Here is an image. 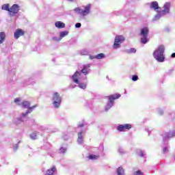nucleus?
<instances>
[{"mask_svg": "<svg viewBox=\"0 0 175 175\" xmlns=\"http://www.w3.org/2000/svg\"><path fill=\"white\" fill-rule=\"evenodd\" d=\"M21 106L22 107L28 109V110L25 113H22L20 118H16L14 120V123L15 124V125H20V124H23V122H24V118L27 117V115L29 114V113H31L32 110H33V109L36 107V105L31 107V103L29 101H23V103H21Z\"/></svg>", "mask_w": 175, "mask_h": 175, "instance_id": "nucleus-1", "label": "nucleus"}, {"mask_svg": "<svg viewBox=\"0 0 175 175\" xmlns=\"http://www.w3.org/2000/svg\"><path fill=\"white\" fill-rule=\"evenodd\" d=\"M91 66V64H87L83 66V69L81 71H76V72L72 75V81L75 83L76 84H79V79L80 80V78H81V75H88L90 73V67Z\"/></svg>", "mask_w": 175, "mask_h": 175, "instance_id": "nucleus-2", "label": "nucleus"}, {"mask_svg": "<svg viewBox=\"0 0 175 175\" xmlns=\"http://www.w3.org/2000/svg\"><path fill=\"white\" fill-rule=\"evenodd\" d=\"M165 53V46L163 45H160L153 53V57L156 59L158 62H163L165 61V56L163 53Z\"/></svg>", "mask_w": 175, "mask_h": 175, "instance_id": "nucleus-3", "label": "nucleus"}, {"mask_svg": "<svg viewBox=\"0 0 175 175\" xmlns=\"http://www.w3.org/2000/svg\"><path fill=\"white\" fill-rule=\"evenodd\" d=\"M10 5L9 4H4L2 5V10H7L10 13V16H14L18 13V10H20V7L17 4H14L12 8H9Z\"/></svg>", "mask_w": 175, "mask_h": 175, "instance_id": "nucleus-4", "label": "nucleus"}, {"mask_svg": "<svg viewBox=\"0 0 175 175\" xmlns=\"http://www.w3.org/2000/svg\"><path fill=\"white\" fill-rule=\"evenodd\" d=\"M164 10L160 11L158 12V14L154 16V21H157V20H159L160 17H162V16H165V14H167L169 12H170V3H165L163 5Z\"/></svg>", "mask_w": 175, "mask_h": 175, "instance_id": "nucleus-5", "label": "nucleus"}, {"mask_svg": "<svg viewBox=\"0 0 175 175\" xmlns=\"http://www.w3.org/2000/svg\"><path fill=\"white\" fill-rule=\"evenodd\" d=\"M74 10L75 13H77L81 16H87L90 14V12L91 10V4H88V5L85 6L84 10L80 9V8H76Z\"/></svg>", "mask_w": 175, "mask_h": 175, "instance_id": "nucleus-6", "label": "nucleus"}, {"mask_svg": "<svg viewBox=\"0 0 175 175\" xmlns=\"http://www.w3.org/2000/svg\"><path fill=\"white\" fill-rule=\"evenodd\" d=\"M121 97V94H112L109 96V102L105 107V111H107L109 109L113 107L114 105V100L118 99V98Z\"/></svg>", "mask_w": 175, "mask_h": 175, "instance_id": "nucleus-7", "label": "nucleus"}, {"mask_svg": "<svg viewBox=\"0 0 175 175\" xmlns=\"http://www.w3.org/2000/svg\"><path fill=\"white\" fill-rule=\"evenodd\" d=\"M125 41V38L123 36H117L115 38L114 44L113 45V49H120L121 47V43Z\"/></svg>", "mask_w": 175, "mask_h": 175, "instance_id": "nucleus-8", "label": "nucleus"}, {"mask_svg": "<svg viewBox=\"0 0 175 175\" xmlns=\"http://www.w3.org/2000/svg\"><path fill=\"white\" fill-rule=\"evenodd\" d=\"M141 36H142L141 39L142 43L146 44L148 42V38H147L148 36V28L144 27L141 29Z\"/></svg>", "mask_w": 175, "mask_h": 175, "instance_id": "nucleus-9", "label": "nucleus"}, {"mask_svg": "<svg viewBox=\"0 0 175 175\" xmlns=\"http://www.w3.org/2000/svg\"><path fill=\"white\" fill-rule=\"evenodd\" d=\"M53 101L54 107L58 108L61 106V96H59V94L57 92L53 94Z\"/></svg>", "mask_w": 175, "mask_h": 175, "instance_id": "nucleus-10", "label": "nucleus"}, {"mask_svg": "<svg viewBox=\"0 0 175 175\" xmlns=\"http://www.w3.org/2000/svg\"><path fill=\"white\" fill-rule=\"evenodd\" d=\"M174 136H175V131L171 133H167L163 135V142H166L167 139L174 137Z\"/></svg>", "mask_w": 175, "mask_h": 175, "instance_id": "nucleus-11", "label": "nucleus"}, {"mask_svg": "<svg viewBox=\"0 0 175 175\" xmlns=\"http://www.w3.org/2000/svg\"><path fill=\"white\" fill-rule=\"evenodd\" d=\"M23 35H24V31H23L22 29H16L14 32L15 39H18V38H20V36H23Z\"/></svg>", "mask_w": 175, "mask_h": 175, "instance_id": "nucleus-12", "label": "nucleus"}, {"mask_svg": "<svg viewBox=\"0 0 175 175\" xmlns=\"http://www.w3.org/2000/svg\"><path fill=\"white\" fill-rule=\"evenodd\" d=\"M69 33L68 32V31H62L61 33H60V38H57V37H53V40H60L61 39H62V38H65V36H68V34Z\"/></svg>", "mask_w": 175, "mask_h": 175, "instance_id": "nucleus-13", "label": "nucleus"}, {"mask_svg": "<svg viewBox=\"0 0 175 175\" xmlns=\"http://www.w3.org/2000/svg\"><path fill=\"white\" fill-rule=\"evenodd\" d=\"M150 9H154V10H157V9H159V5L157 1H152L150 4Z\"/></svg>", "mask_w": 175, "mask_h": 175, "instance_id": "nucleus-14", "label": "nucleus"}, {"mask_svg": "<svg viewBox=\"0 0 175 175\" xmlns=\"http://www.w3.org/2000/svg\"><path fill=\"white\" fill-rule=\"evenodd\" d=\"M83 131L78 133L77 142H78L79 144H83Z\"/></svg>", "mask_w": 175, "mask_h": 175, "instance_id": "nucleus-15", "label": "nucleus"}, {"mask_svg": "<svg viewBox=\"0 0 175 175\" xmlns=\"http://www.w3.org/2000/svg\"><path fill=\"white\" fill-rule=\"evenodd\" d=\"M78 80H79V83H77V84H79V88H81L82 90H85V88H87V83H81V78H80V79H78Z\"/></svg>", "mask_w": 175, "mask_h": 175, "instance_id": "nucleus-16", "label": "nucleus"}, {"mask_svg": "<svg viewBox=\"0 0 175 175\" xmlns=\"http://www.w3.org/2000/svg\"><path fill=\"white\" fill-rule=\"evenodd\" d=\"M55 25L57 28H65V23L61 22V21H57L55 23Z\"/></svg>", "mask_w": 175, "mask_h": 175, "instance_id": "nucleus-17", "label": "nucleus"}, {"mask_svg": "<svg viewBox=\"0 0 175 175\" xmlns=\"http://www.w3.org/2000/svg\"><path fill=\"white\" fill-rule=\"evenodd\" d=\"M5 38H6V34H5V32H0V44L3 43Z\"/></svg>", "mask_w": 175, "mask_h": 175, "instance_id": "nucleus-18", "label": "nucleus"}, {"mask_svg": "<svg viewBox=\"0 0 175 175\" xmlns=\"http://www.w3.org/2000/svg\"><path fill=\"white\" fill-rule=\"evenodd\" d=\"M55 170H57L55 167H53L51 169H49L46 171V173L45 175H53L54 174V172H55Z\"/></svg>", "mask_w": 175, "mask_h": 175, "instance_id": "nucleus-19", "label": "nucleus"}, {"mask_svg": "<svg viewBox=\"0 0 175 175\" xmlns=\"http://www.w3.org/2000/svg\"><path fill=\"white\" fill-rule=\"evenodd\" d=\"M117 174L118 175H125V173L124 172V169L122 167H120L117 170Z\"/></svg>", "mask_w": 175, "mask_h": 175, "instance_id": "nucleus-20", "label": "nucleus"}, {"mask_svg": "<svg viewBox=\"0 0 175 175\" xmlns=\"http://www.w3.org/2000/svg\"><path fill=\"white\" fill-rule=\"evenodd\" d=\"M118 131H119V132H125V127L124 126V124H120L118 126L117 128Z\"/></svg>", "mask_w": 175, "mask_h": 175, "instance_id": "nucleus-21", "label": "nucleus"}, {"mask_svg": "<svg viewBox=\"0 0 175 175\" xmlns=\"http://www.w3.org/2000/svg\"><path fill=\"white\" fill-rule=\"evenodd\" d=\"M105 54L104 53H99L95 56V58L96 59H103L105 58Z\"/></svg>", "mask_w": 175, "mask_h": 175, "instance_id": "nucleus-22", "label": "nucleus"}, {"mask_svg": "<svg viewBox=\"0 0 175 175\" xmlns=\"http://www.w3.org/2000/svg\"><path fill=\"white\" fill-rule=\"evenodd\" d=\"M89 159H92V161H95V159H98L99 158L98 155L90 154L88 157Z\"/></svg>", "mask_w": 175, "mask_h": 175, "instance_id": "nucleus-23", "label": "nucleus"}, {"mask_svg": "<svg viewBox=\"0 0 175 175\" xmlns=\"http://www.w3.org/2000/svg\"><path fill=\"white\" fill-rule=\"evenodd\" d=\"M88 54H90V52L88 50L83 49L81 51V55H88Z\"/></svg>", "mask_w": 175, "mask_h": 175, "instance_id": "nucleus-24", "label": "nucleus"}, {"mask_svg": "<svg viewBox=\"0 0 175 175\" xmlns=\"http://www.w3.org/2000/svg\"><path fill=\"white\" fill-rule=\"evenodd\" d=\"M20 102H21V98H16L14 99V103H16V105H18L19 106H21V103Z\"/></svg>", "mask_w": 175, "mask_h": 175, "instance_id": "nucleus-25", "label": "nucleus"}, {"mask_svg": "<svg viewBox=\"0 0 175 175\" xmlns=\"http://www.w3.org/2000/svg\"><path fill=\"white\" fill-rule=\"evenodd\" d=\"M124 126V129L125 131H129V129H131V128H132V125H131L130 124H123Z\"/></svg>", "mask_w": 175, "mask_h": 175, "instance_id": "nucleus-26", "label": "nucleus"}, {"mask_svg": "<svg viewBox=\"0 0 175 175\" xmlns=\"http://www.w3.org/2000/svg\"><path fill=\"white\" fill-rule=\"evenodd\" d=\"M36 133H31V135H30V137H31V139H32L33 140H36V139H38L37 137H36Z\"/></svg>", "mask_w": 175, "mask_h": 175, "instance_id": "nucleus-27", "label": "nucleus"}, {"mask_svg": "<svg viewBox=\"0 0 175 175\" xmlns=\"http://www.w3.org/2000/svg\"><path fill=\"white\" fill-rule=\"evenodd\" d=\"M133 81H137L139 80V77L137 75H133L132 77Z\"/></svg>", "mask_w": 175, "mask_h": 175, "instance_id": "nucleus-28", "label": "nucleus"}, {"mask_svg": "<svg viewBox=\"0 0 175 175\" xmlns=\"http://www.w3.org/2000/svg\"><path fill=\"white\" fill-rule=\"evenodd\" d=\"M133 175H143V172H142L140 170H138L135 172Z\"/></svg>", "mask_w": 175, "mask_h": 175, "instance_id": "nucleus-29", "label": "nucleus"}, {"mask_svg": "<svg viewBox=\"0 0 175 175\" xmlns=\"http://www.w3.org/2000/svg\"><path fill=\"white\" fill-rule=\"evenodd\" d=\"M138 155H139V157H144V152H143V150H139L138 152Z\"/></svg>", "mask_w": 175, "mask_h": 175, "instance_id": "nucleus-30", "label": "nucleus"}, {"mask_svg": "<svg viewBox=\"0 0 175 175\" xmlns=\"http://www.w3.org/2000/svg\"><path fill=\"white\" fill-rule=\"evenodd\" d=\"M169 151V147H165L163 149V154H166V152H167Z\"/></svg>", "mask_w": 175, "mask_h": 175, "instance_id": "nucleus-31", "label": "nucleus"}, {"mask_svg": "<svg viewBox=\"0 0 175 175\" xmlns=\"http://www.w3.org/2000/svg\"><path fill=\"white\" fill-rule=\"evenodd\" d=\"M59 151H60V152H62V153L64 154V152H66V148L62 147V148L59 149Z\"/></svg>", "mask_w": 175, "mask_h": 175, "instance_id": "nucleus-32", "label": "nucleus"}, {"mask_svg": "<svg viewBox=\"0 0 175 175\" xmlns=\"http://www.w3.org/2000/svg\"><path fill=\"white\" fill-rule=\"evenodd\" d=\"M118 152H120V154H125L124 149H122V148H119Z\"/></svg>", "mask_w": 175, "mask_h": 175, "instance_id": "nucleus-33", "label": "nucleus"}, {"mask_svg": "<svg viewBox=\"0 0 175 175\" xmlns=\"http://www.w3.org/2000/svg\"><path fill=\"white\" fill-rule=\"evenodd\" d=\"M128 53H136V49L132 48V49L129 50Z\"/></svg>", "mask_w": 175, "mask_h": 175, "instance_id": "nucleus-34", "label": "nucleus"}, {"mask_svg": "<svg viewBox=\"0 0 175 175\" xmlns=\"http://www.w3.org/2000/svg\"><path fill=\"white\" fill-rule=\"evenodd\" d=\"M80 27H81V23H77L75 24V27L76 28H80Z\"/></svg>", "mask_w": 175, "mask_h": 175, "instance_id": "nucleus-35", "label": "nucleus"}, {"mask_svg": "<svg viewBox=\"0 0 175 175\" xmlns=\"http://www.w3.org/2000/svg\"><path fill=\"white\" fill-rule=\"evenodd\" d=\"M33 79H29V83L27 84H33Z\"/></svg>", "mask_w": 175, "mask_h": 175, "instance_id": "nucleus-36", "label": "nucleus"}, {"mask_svg": "<svg viewBox=\"0 0 175 175\" xmlns=\"http://www.w3.org/2000/svg\"><path fill=\"white\" fill-rule=\"evenodd\" d=\"M17 148H18V144H15L14 146V150H17Z\"/></svg>", "mask_w": 175, "mask_h": 175, "instance_id": "nucleus-37", "label": "nucleus"}, {"mask_svg": "<svg viewBox=\"0 0 175 175\" xmlns=\"http://www.w3.org/2000/svg\"><path fill=\"white\" fill-rule=\"evenodd\" d=\"M82 126H84V123H82L78 125L79 128H81Z\"/></svg>", "mask_w": 175, "mask_h": 175, "instance_id": "nucleus-38", "label": "nucleus"}, {"mask_svg": "<svg viewBox=\"0 0 175 175\" xmlns=\"http://www.w3.org/2000/svg\"><path fill=\"white\" fill-rule=\"evenodd\" d=\"M159 113L160 116H162V114H163V111L160 110V111H159Z\"/></svg>", "mask_w": 175, "mask_h": 175, "instance_id": "nucleus-39", "label": "nucleus"}, {"mask_svg": "<svg viewBox=\"0 0 175 175\" xmlns=\"http://www.w3.org/2000/svg\"><path fill=\"white\" fill-rule=\"evenodd\" d=\"M171 57H172V58H175V53H172V54L171 55Z\"/></svg>", "mask_w": 175, "mask_h": 175, "instance_id": "nucleus-40", "label": "nucleus"}, {"mask_svg": "<svg viewBox=\"0 0 175 175\" xmlns=\"http://www.w3.org/2000/svg\"><path fill=\"white\" fill-rule=\"evenodd\" d=\"M90 59H95L96 57H95V56H90Z\"/></svg>", "mask_w": 175, "mask_h": 175, "instance_id": "nucleus-41", "label": "nucleus"}, {"mask_svg": "<svg viewBox=\"0 0 175 175\" xmlns=\"http://www.w3.org/2000/svg\"><path fill=\"white\" fill-rule=\"evenodd\" d=\"M70 87V88H75L76 87V85H71Z\"/></svg>", "mask_w": 175, "mask_h": 175, "instance_id": "nucleus-42", "label": "nucleus"}, {"mask_svg": "<svg viewBox=\"0 0 175 175\" xmlns=\"http://www.w3.org/2000/svg\"><path fill=\"white\" fill-rule=\"evenodd\" d=\"M68 1H70L71 2H73V1H75V0H68Z\"/></svg>", "mask_w": 175, "mask_h": 175, "instance_id": "nucleus-43", "label": "nucleus"}]
</instances>
